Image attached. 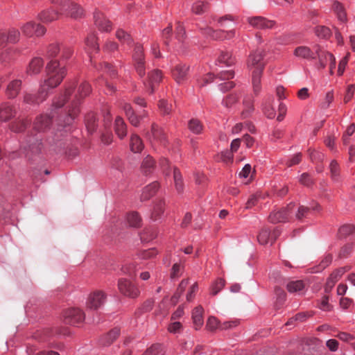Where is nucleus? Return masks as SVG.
<instances>
[{
	"label": "nucleus",
	"instance_id": "nucleus-1",
	"mask_svg": "<svg viewBox=\"0 0 355 355\" xmlns=\"http://www.w3.org/2000/svg\"><path fill=\"white\" fill-rule=\"evenodd\" d=\"M47 78L40 85L36 94L25 93L24 102L30 105H37L44 101L49 96V89H53L60 84L66 75L64 67H60L58 60H51L46 67Z\"/></svg>",
	"mask_w": 355,
	"mask_h": 355
},
{
	"label": "nucleus",
	"instance_id": "nucleus-2",
	"mask_svg": "<svg viewBox=\"0 0 355 355\" xmlns=\"http://www.w3.org/2000/svg\"><path fill=\"white\" fill-rule=\"evenodd\" d=\"M75 83H71L65 89L63 94H60L65 98L64 104L69 101L67 106V121L66 123L71 124L73 119L80 112V105L81 101L89 94L91 87L87 82H83L78 87L76 93H74Z\"/></svg>",
	"mask_w": 355,
	"mask_h": 355
},
{
	"label": "nucleus",
	"instance_id": "nucleus-3",
	"mask_svg": "<svg viewBox=\"0 0 355 355\" xmlns=\"http://www.w3.org/2000/svg\"><path fill=\"white\" fill-rule=\"evenodd\" d=\"M65 98L62 96L55 97L52 103L50 114L49 115L41 114L35 119L33 123L34 131L37 133L44 132L49 128L52 119L58 116V123H63V125H69L70 124L66 123L67 121V112H64L63 114L61 110L64 105Z\"/></svg>",
	"mask_w": 355,
	"mask_h": 355
},
{
	"label": "nucleus",
	"instance_id": "nucleus-4",
	"mask_svg": "<svg viewBox=\"0 0 355 355\" xmlns=\"http://www.w3.org/2000/svg\"><path fill=\"white\" fill-rule=\"evenodd\" d=\"M265 55V50L258 49L250 53L246 62L247 67L251 71L252 84L255 95H258L261 89V78L266 65L263 62Z\"/></svg>",
	"mask_w": 355,
	"mask_h": 355
},
{
	"label": "nucleus",
	"instance_id": "nucleus-5",
	"mask_svg": "<svg viewBox=\"0 0 355 355\" xmlns=\"http://www.w3.org/2000/svg\"><path fill=\"white\" fill-rule=\"evenodd\" d=\"M20 36L18 30L12 28L8 33L0 31V62L7 63L13 59L17 50L14 48L9 47L7 45V41L10 42H17Z\"/></svg>",
	"mask_w": 355,
	"mask_h": 355
},
{
	"label": "nucleus",
	"instance_id": "nucleus-6",
	"mask_svg": "<svg viewBox=\"0 0 355 355\" xmlns=\"http://www.w3.org/2000/svg\"><path fill=\"white\" fill-rule=\"evenodd\" d=\"M40 141V136L37 135L27 136L18 153L19 156H24L29 161L34 160L42 151V144Z\"/></svg>",
	"mask_w": 355,
	"mask_h": 355
},
{
	"label": "nucleus",
	"instance_id": "nucleus-7",
	"mask_svg": "<svg viewBox=\"0 0 355 355\" xmlns=\"http://www.w3.org/2000/svg\"><path fill=\"white\" fill-rule=\"evenodd\" d=\"M54 4L61 12H67L73 18L81 17L84 14L83 9L77 3L69 0H52Z\"/></svg>",
	"mask_w": 355,
	"mask_h": 355
},
{
	"label": "nucleus",
	"instance_id": "nucleus-8",
	"mask_svg": "<svg viewBox=\"0 0 355 355\" xmlns=\"http://www.w3.org/2000/svg\"><path fill=\"white\" fill-rule=\"evenodd\" d=\"M295 211V204L290 203L286 207L272 212L269 216V220L272 223L286 222Z\"/></svg>",
	"mask_w": 355,
	"mask_h": 355
},
{
	"label": "nucleus",
	"instance_id": "nucleus-9",
	"mask_svg": "<svg viewBox=\"0 0 355 355\" xmlns=\"http://www.w3.org/2000/svg\"><path fill=\"white\" fill-rule=\"evenodd\" d=\"M107 299L106 293L103 291H95L91 293L87 300V307L97 310L104 305Z\"/></svg>",
	"mask_w": 355,
	"mask_h": 355
},
{
	"label": "nucleus",
	"instance_id": "nucleus-10",
	"mask_svg": "<svg viewBox=\"0 0 355 355\" xmlns=\"http://www.w3.org/2000/svg\"><path fill=\"white\" fill-rule=\"evenodd\" d=\"M279 235L280 231L278 229L272 230L269 227H263L257 235V240L261 245H266L269 243L272 244Z\"/></svg>",
	"mask_w": 355,
	"mask_h": 355
},
{
	"label": "nucleus",
	"instance_id": "nucleus-11",
	"mask_svg": "<svg viewBox=\"0 0 355 355\" xmlns=\"http://www.w3.org/2000/svg\"><path fill=\"white\" fill-rule=\"evenodd\" d=\"M64 321L66 324L76 325L82 322L85 319V314L82 310L77 308L67 309L63 313Z\"/></svg>",
	"mask_w": 355,
	"mask_h": 355
},
{
	"label": "nucleus",
	"instance_id": "nucleus-12",
	"mask_svg": "<svg viewBox=\"0 0 355 355\" xmlns=\"http://www.w3.org/2000/svg\"><path fill=\"white\" fill-rule=\"evenodd\" d=\"M120 292L129 297L135 298L139 294V289L130 281L126 279H120L118 282Z\"/></svg>",
	"mask_w": 355,
	"mask_h": 355
},
{
	"label": "nucleus",
	"instance_id": "nucleus-13",
	"mask_svg": "<svg viewBox=\"0 0 355 355\" xmlns=\"http://www.w3.org/2000/svg\"><path fill=\"white\" fill-rule=\"evenodd\" d=\"M21 30L24 35L27 37L37 36L40 37L46 33V28L44 26L36 24L33 21H29L23 25Z\"/></svg>",
	"mask_w": 355,
	"mask_h": 355
},
{
	"label": "nucleus",
	"instance_id": "nucleus-14",
	"mask_svg": "<svg viewBox=\"0 0 355 355\" xmlns=\"http://www.w3.org/2000/svg\"><path fill=\"white\" fill-rule=\"evenodd\" d=\"M133 60L135 62V69L137 73L141 76L145 74L144 58L143 47L140 44H137L135 47Z\"/></svg>",
	"mask_w": 355,
	"mask_h": 355
},
{
	"label": "nucleus",
	"instance_id": "nucleus-15",
	"mask_svg": "<svg viewBox=\"0 0 355 355\" xmlns=\"http://www.w3.org/2000/svg\"><path fill=\"white\" fill-rule=\"evenodd\" d=\"M149 139L151 143H158L163 146H166L168 144L166 133L155 124L152 125Z\"/></svg>",
	"mask_w": 355,
	"mask_h": 355
},
{
	"label": "nucleus",
	"instance_id": "nucleus-16",
	"mask_svg": "<svg viewBox=\"0 0 355 355\" xmlns=\"http://www.w3.org/2000/svg\"><path fill=\"white\" fill-rule=\"evenodd\" d=\"M189 66L179 63L171 69V75L177 83L181 84L186 79L189 71Z\"/></svg>",
	"mask_w": 355,
	"mask_h": 355
},
{
	"label": "nucleus",
	"instance_id": "nucleus-17",
	"mask_svg": "<svg viewBox=\"0 0 355 355\" xmlns=\"http://www.w3.org/2000/svg\"><path fill=\"white\" fill-rule=\"evenodd\" d=\"M248 22L254 28L259 29L272 28L275 22L263 17H252L248 18Z\"/></svg>",
	"mask_w": 355,
	"mask_h": 355
},
{
	"label": "nucleus",
	"instance_id": "nucleus-18",
	"mask_svg": "<svg viewBox=\"0 0 355 355\" xmlns=\"http://www.w3.org/2000/svg\"><path fill=\"white\" fill-rule=\"evenodd\" d=\"M349 268L347 267L340 268L334 270L329 277L327 280L326 285L324 287V291L326 293H329L336 283L341 278V277L346 272Z\"/></svg>",
	"mask_w": 355,
	"mask_h": 355
},
{
	"label": "nucleus",
	"instance_id": "nucleus-19",
	"mask_svg": "<svg viewBox=\"0 0 355 355\" xmlns=\"http://www.w3.org/2000/svg\"><path fill=\"white\" fill-rule=\"evenodd\" d=\"M54 6V8H50L42 10L39 15V19L43 23H51L58 19L60 10Z\"/></svg>",
	"mask_w": 355,
	"mask_h": 355
},
{
	"label": "nucleus",
	"instance_id": "nucleus-20",
	"mask_svg": "<svg viewBox=\"0 0 355 355\" xmlns=\"http://www.w3.org/2000/svg\"><path fill=\"white\" fill-rule=\"evenodd\" d=\"M44 67V61L40 57L33 58L29 62L26 73L28 76H35L40 73Z\"/></svg>",
	"mask_w": 355,
	"mask_h": 355
},
{
	"label": "nucleus",
	"instance_id": "nucleus-21",
	"mask_svg": "<svg viewBox=\"0 0 355 355\" xmlns=\"http://www.w3.org/2000/svg\"><path fill=\"white\" fill-rule=\"evenodd\" d=\"M95 25L101 31H110L112 29L111 22L107 19L103 13L96 11L94 14Z\"/></svg>",
	"mask_w": 355,
	"mask_h": 355
},
{
	"label": "nucleus",
	"instance_id": "nucleus-22",
	"mask_svg": "<svg viewBox=\"0 0 355 355\" xmlns=\"http://www.w3.org/2000/svg\"><path fill=\"white\" fill-rule=\"evenodd\" d=\"M15 107L9 103H3L0 105V122H6L15 116Z\"/></svg>",
	"mask_w": 355,
	"mask_h": 355
},
{
	"label": "nucleus",
	"instance_id": "nucleus-23",
	"mask_svg": "<svg viewBox=\"0 0 355 355\" xmlns=\"http://www.w3.org/2000/svg\"><path fill=\"white\" fill-rule=\"evenodd\" d=\"M120 329L114 328L110 331L103 335L99 339V343L103 346L110 345L119 336Z\"/></svg>",
	"mask_w": 355,
	"mask_h": 355
},
{
	"label": "nucleus",
	"instance_id": "nucleus-24",
	"mask_svg": "<svg viewBox=\"0 0 355 355\" xmlns=\"http://www.w3.org/2000/svg\"><path fill=\"white\" fill-rule=\"evenodd\" d=\"M315 51L318 58L320 68H324L329 60H333V55L327 51H323L320 46H316Z\"/></svg>",
	"mask_w": 355,
	"mask_h": 355
},
{
	"label": "nucleus",
	"instance_id": "nucleus-25",
	"mask_svg": "<svg viewBox=\"0 0 355 355\" xmlns=\"http://www.w3.org/2000/svg\"><path fill=\"white\" fill-rule=\"evenodd\" d=\"M21 87V80H13L7 86L6 94L9 98H15L19 93Z\"/></svg>",
	"mask_w": 355,
	"mask_h": 355
},
{
	"label": "nucleus",
	"instance_id": "nucleus-26",
	"mask_svg": "<svg viewBox=\"0 0 355 355\" xmlns=\"http://www.w3.org/2000/svg\"><path fill=\"white\" fill-rule=\"evenodd\" d=\"M159 188V183L157 182H154L146 187H145L141 194V200H147L153 196L155 194L157 189Z\"/></svg>",
	"mask_w": 355,
	"mask_h": 355
},
{
	"label": "nucleus",
	"instance_id": "nucleus-27",
	"mask_svg": "<svg viewBox=\"0 0 355 355\" xmlns=\"http://www.w3.org/2000/svg\"><path fill=\"white\" fill-rule=\"evenodd\" d=\"M114 131L116 135L121 139H123L127 135V126L123 119L117 116L114 121Z\"/></svg>",
	"mask_w": 355,
	"mask_h": 355
},
{
	"label": "nucleus",
	"instance_id": "nucleus-28",
	"mask_svg": "<svg viewBox=\"0 0 355 355\" xmlns=\"http://www.w3.org/2000/svg\"><path fill=\"white\" fill-rule=\"evenodd\" d=\"M294 55L296 57L304 58V59H315V56L314 53L309 48L305 46H300L297 47L294 51Z\"/></svg>",
	"mask_w": 355,
	"mask_h": 355
},
{
	"label": "nucleus",
	"instance_id": "nucleus-29",
	"mask_svg": "<svg viewBox=\"0 0 355 355\" xmlns=\"http://www.w3.org/2000/svg\"><path fill=\"white\" fill-rule=\"evenodd\" d=\"M203 308L201 306L196 307L192 313V318L196 329H199L203 324Z\"/></svg>",
	"mask_w": 355,
	"mask_h": 355
},
{
	"label": "nucleus",
	"instance_id": "nucleus-30",
	"mask_svg": "<svg viewBox=\"0 0 355 355\" xmlns=\"http://www.w3.org/2000/svg\"><path fill=\"white\" fill-rule=\"evenodd\" d=\"M155 167V162L153 158L147 155L142 161L141 168V171L145 175L151 173Z\"/></svg>",
	"mask_w": 355,
	"mask_h": 355
},
{
	"label": "nucleus",
	"instance_id": "nucleus-31",
	"mask_svg": "<svg viewBox=\"0 0 355 355\" xmlns=\"http://www.w3.org/2000/svg\"><path fill=\"white\" fill-rule=\"evenodd\" d=\"M202 33L204 35H206L210 37L212 40H224V33L223 30H214L211 27H207L205 28H200Z\"/></svg>",
	"mask_w": 355,
	"mask_h": 355
},
{
	"label": "nucleus",
	"instance_id": "nucleus-32",
	"mask_svg": "<svg viewBox=\"0 0 355 355\" xmlns=\"http://www.w3.org/2000/svg\"><path fill=\"white\" fill-rule=\"evenodd\" d=\"M162 78V75L160 70L155 69L148 73V84L150 87V93L154 92L155 84L159 83Z\"/></svg>",
	"mask_w": 355,
	"mask_h": 355
},
{
	"label": "nucleus",
	"instance_id": "nucleus-33",
	"mask_svg": "<svg viewBox=\"0 0 355 355\" xmlns=\"http://www.w3.org/2000/svg\"><path fill=\"white\" fill-rule=\"evenodd\" d=\"M130 146L133 153H140L144 148V144L137 135L132 134L130 137Z\"/></svg>",
	"mask_w": 355,
	"mask_h": 355
},
{
	"label": "nucleus",
	"instance_id": "nucleus-34",
	"mask_svg": "<svg viewBox=\"0 0 355 355\" xmlns=\"http://www.w3.org/2000/svg\"><path fill=\"white\" fill-rule=\"evenodd\" d=\"M330 175L333 181L338 182L340 180V168L336 160H332L330 162L329 166Z\"/></svg>",
	"mask_w": 355,
	"mask_h": 355
},
{
	"label": "nucleus",
	"instance_id": "nucleus-35",
	"mask_svg": "<svg viewBox=\"0 0 355 355\" xmlns=\"http://www.w3.org/2000/svg\"><path fill=\"white\" fill-rule=\"evenodd\" d=\"M243 107L241 116L243 119H245L250 116L254 111L253 101L251 97L248 96L244 98Z\"/></svg>",
	"mask_w": 355,
	"mask_h": 355
},
{
	"label": "nucleus",
	"instance_id": "nucleus-36",
	"mask_svg": "<svg viewBox=\"0 0 355 355\" xmlns=\"http://www.w3.org/2000/svg\"><path fill=\"white\" fill-rule=\"evenodd\" d=\"M165 202L164 200H159L155 202L153 209L151 214V218L154 220L159 219L164 213Z\"/></svg>",
	"mask_w": 355,
	"mask_h": 355
},
{
	"label": "nucleus",
	"instance_id": "nucleus-37",
	"mask_svg": "<svg viewBox=\"0 0 355 355\" xmlns=\"http://www.w3.org/2000/svg\"><path fill=\"white\" fill-rule=\"evenodd\" d=\"M116 37L123 44L130 45L132 42V38L130 35L123 29L116 31Z\"/></svg>",
	"mask_w": 355,
	"mask_h": 355
},
{
	"label": "nucleus",
	"instance_id": "nucleus-38",
	"mask_svg": "<svg viewBox=\"0 0 355 355\" xmlns=\"http://www.w3.org/2000/svg\"><path fill=\"white\" fill-rule=\"evenodd\" d=\"M85 44L89 53L98 49V44L96 42V37L94 34H91L86 38Z\"/></svg>",
	"mask_w": 355,
	"mask_h": 355
},
{
	"label": "nucleus",
	"instance_id": "nucleus-39",
	"mask_svg": "<svg viewBox=\"0 0 355 355\" xmlns=\"http://www.w3.org/2000/svg\"><path fill=\"white\" fill-rule=\"evenodd\" d=\"M28 124V121L27 120L19 119L13 121L10 125V128L12 132H19L25 130Z\"/></svg>",
	"mask_w": 355,
	"mask_h": 355
},
{
	"label": "nucleus",
	"instance_id": "nucleus-40",
	"mask_svg": "<svg viewBox=\"0 0 355 355\" xmlns=\"http://www.w3.org/2000/svg\"><path fill=\"white\" fill-rule=\"evenodd\" d=\"M127 220L129 225L134 227H139L141 224V218L139 214L135 211L128 214Z\"/></svg>",
	"mask_w": 355,
	"mask_h": 355
},
{
	"label": "nucleus",
	"instance_id": "nucleus-41",
	"mask_svg": "<svg viewBox=\"0 0 355 355\" xmlns=\"http://www.w3.org/2000/svg\"><path fill=\"white\" fill-rule=\"evenodd\" d=\"M217 62L226 66H231L234 63V59L232 57L230 53L221 51Z\"/></svg>",
	"mask_w": 355,
	"mask_h": 355
},
{
	"label": "nucleus",
	"instance_id": "nucleus-42",
	"mask_svg": "<svg viewBox=\"0 0 355 355\" xmlns=\"http://www.w3.org/2000/svg\"><path fill=\"white\" fill-rule=\"evenodd\" d=\"M189 129L194 134H200L202 131V125L198 119H192L188 124Z\"/></svg>",
	"mask_w": 355,
	"mask_h": 355
},
{
	"label": "nucleus",
	"instance_id": "nucleus-43",
	"mask_svg": "<svg viewBox=\"0 0 355 355\" xmlns=\"http://www.w3.org/2000/svg\"><path fill=\"white\" fill-rule=\"evenodd\" d=\"M173 178L177 191L179 193L182 192L183 190L182 175L180 171L177 168H174L173 169Z\"/></svg>",
	"mask_w": 355,
	"mask_h": 355
},
{
	"label": "nucleus",
	"instance_id": "nucleus-44",
	"mask_svg": "<svg viewBox=\"0 0 355 355\" xmlns=\"http://www.w3.org/2000/svg\"><path fill=\"white\" fill-rule=\"evenodd\" d=\"M355 230V226L353 225L346 224L341 226L338 230V236L340 238H345L352 234Z\"/></svg>",
	"mask_w": 355,
	"mask_h": 355
},
{
	"label": "nucleus",
	"instance_id": "nucleus-45",
	"mask_svg": "<svg viewBox=\"0 0 355 355\" xmlns=\"http://www.w3.org/2000/svg\"><path fill=\"white\" fill-rule=\"evenodd\" d=\"M304 287V282L300 280L291 282L287 284V289L291 293L300 292L302 291Z\"/></svg>",
	"mask_w": 355,
	"mask_h": 355
},
{
	"label": "nucleus",
	"instance_id": "nucleus-46",
	"mask_svg": "<svg viewBox=\"0 0 355 355\" xmlns=\"http://www.w3.org/2000/svg\"><path fill=\"white\" fill-rule=\"evenodd\" d=\"M225 284V281L223 279H217L211 287V294L212 295H217L223 288Z\"/></svg>",
	"mask_w": 355,
	"mask_h": 355
},
{
	"label": "nucleus",
	"instance_id": "nucleus-47",
	"mask_svg": "<svg viewBox=\"0 0 355 355\" xmlns=\"http://www.w3.org/2000/svg\"><path fill=\"white\" fill-rule=\"evenodd\" d=\"M315 33L318 37L324 39L329 38L331 35L330 29L324 26H318L315 27Z\"/></svg>",
	"mask_w": 355,
	"mask_h": 355
},
{
	"label": "nucleus",
	"instance_id": "nucleus-48",
	"mask_svg": "<svg viewBox=\"0 0 355 355\" xmlns=\"http://www.w3.org/2000/svg\"><path fill=\"white\" fill-rule=\"evenodd\" d=\"M73 49L71 46L62 44L60 49V57L62 60L69 59L73 54Z\"/></svg>",
	"mask_w": 355,
	"mask_h": 355
},
{
	"label": "nucleus",
	"instance_id": "nucleus-49",
	"mask_svg": "<svg viewBox=\"0 0 355 355\" xmlns=\"http://www.w3.org/2000/svg\"><path fill=\"white\" fill-rule=\"evenodd\" d=\"M333 8L336 12L338 17L340 21L346 20V13L344 10L343 6L339 2L336 1L333 5Z\"/></svg>",
	"mask_w": 355,
	"mask_h": 355
},
{
	"label": "nucleus",
	"instance_id": "nucleus-50",
	"mask_svg": "<svg viewBox=\"0 0 355 355\" xmlns=\"http://www.w3.org/2000/svg\"><path fill=\"white\" fill-rule=\"evenodd\" d=\"M207 3L204 1H197L192 6V11L196 15H201L205 12Z\"/></svg>",
	"mask_w": 355,
	"mask_h": 355
},
{
	"label": "nucleus",
	"instance_id": "nucleus-51",
	"mask_svg": "<svg viewBox=\"0 0 355 355\" xmlns=\"http://www.w3.org/2000/svg\"><path fill=\"white\" fill-rule=\"evenodd\" d=\"M60 46L58 44H50L46 50V56L49 58L56 56L60 53Z\"/></svg>",
	"mask_w": 355,
	"mask_h": 355
},
{
	"label": "nucleus",
	"instance_id": "nucleus-52",
	"mask_svg": "<svg viewBox=\"0 0 355 355\" xmlns=\"http://www.w3.org/2000/svg\"><path fill=\"white\" fill-rule=\"evenodd\" d=\"M310 211V208L305 207L304 205L299 206L297 207H295V217L296 218L301 220L304 217H306Z\"/></svg>",
	"mask_w": 355,
	"mask_h": 355
},
{
	"label": "nucleus",
	"instance_id": "nucleus-53",
	"mask_svg": "<svg viewBox=\"0 0 355 355\" xmlns=\"http://www.w3.org/2000/svg\"><path fill=\"white\" fill-rule=\"evenodd\" d=\"M157 250L154 248H150L139 252L138 256L141 259H148L153 258L157 254Z\"/></svg>",
	"mask_w": 355,
	"mask_h": 355
},
{
	"label": "nucleus",
	"instance_id": "nucleus-54",
	"mask_svg": "<svg viewBox=\"0 0 355 355\" xmlns=\"http://www.w3.org/2000/svg\"><path fill=\"white\" fill-rule=\"evenodd\" d=\"M162 352V347L159 344H155L149 347L144 355H159Z\"/></svg>",
	"mask_w": 355,
	"mask_h": 355
},
{
	"label": "nucleus",
	"instance_id": "nucleus-55",
	"mask_svg": "<svg viewBox=\"0 0 355 355\" xmlns=\"http://www.w3.org/2000/svg\"><path fill=\"white\" fill-rule=\"evenodd\" d=\"M219 323L215 317H209L207 320L206 327L210 331H214L219 328Z\"/></svg>",
	"mask_w": 355,
	"mask_h": 355
},
{
	"label": "nucleus",
	"instance_id": "nucleus-56",
	"mask_svg": "<svg viewBox=\"0 0 355 355\" xmlns=\"http://www.w3.org/2000/svg\"><path fill=\"white\" fill-rule=\"evenodd\" d=\"M355 125L354 123L350 124L347 128L345 134L343 135V142L345 144H347L349 142V137L354 132Z\"/></svg>",
	"mask_w": 355,
	"mask_h": 355
},
{
	"label": "nucleus",
	"instance_id": "nucleus-57",
	"mask_svg": "<svg viewBox=\"0 0 355 355\" xmlns=\"http://www.w3.org/2000/svg\"><path fill=\"white\" fill-rule=\"evenodd\" d=\"M355 91V85H349L347 87L346 94L344 96V103H347L353 97Z\"/></svg>",
	"mask_w": 355,
	"mask_h": 355
},
{
	"label": "nucleus",
	"instance_id": "nucleus-58",
	"mask_svg": "<svg viewBox=\"0 0 355 355\" xmlns=\"http://www.w3.org/2000/svg\"><path fill=\"white\" fill-rule=\"evenodd\" d=\"M300 182L304 186L309 187L313 182L309 173H304L300 178Z\"/></svg>",
	"mask_w": 355,
	"mask_h": 355
},
{
	"label": "nucleus",
	"instance_id": "nucleus-59",
	"mask_svg": "<svg viewBox=\"0 0 355 355\" xmlns=\"http://www.w3.org/2000/svg\"><path fill=\"white\" fill-rule=\"evenodd\" d=\"M333 101H334L333 92H327L324 101L322 103V105H321L322 108L327 109V107H329Z\"/></svg>",
	"mask_w": 355,
	"mask_h": 355
},
{
	"label": "nucleus",
	"instance_id": "nucleus-60",
	"mask_svg": "<svg viewBox=\"0 0 355 355\" xmlns=\"http://www.w3.org/2000/svg\"><path fill=\"white\" fill-rule=\"evenodd\" d=\"M320 309L325 311H329L331 309V305L329 303V296L324 295L321 300L320 304L319 306Z\"/></svg>",
	"mask_w": 355,
	"mask_h": 355
},
{
	"label": "nucleus",
	"instance_id": "nucleus-61",
	"mask_svg": "<svg viewBox=\"0 0 355 355\" xmlns=\"http://www.w3.org/2000/svg\"><path fill=\"white\" fill-rule=\"evenodd\" d=\"M159 107L163 114H169L171 110V105H169L166 101L161 100L159 103Z\"/></svg>",
	"mask_w": 355,
	"mask_h": 355
},
{
	"label": "nucleus",
	"instance_id": "nucleus-62",
	"mask_svg": "<svg viewBox=\"0 0 355 355\" xmlns=\"http://www.w3.org/2000/svg\"><path fill=\"white\" fill-rule=\"evenodd\" d=\"M352 249L353 247L352 244L344 245L340 250L339 257L341 258L346 257L352 252Z\"/></svg>",
	"mask_w": 355,
	"mask_h": 355
},
{
	"label": "nucleus",
	"instance_id": "nucleus-63",
	"mask_svg": "<svg viewBox=\"0 0 355 355\" xmlns=\"http://www.w3.org/2000/svg\"><path fill=\"white\" fill-rule=\"evenodd\" d=\"M234 76V72L232 70L223 71L218 74V77L221 80H230Z\"/></svg>",
	"mask_w": 355,
	"mask_h": 355
},
{
	"label": "nucleus",
	"instance_id": "nucleus-64",
	"mask_svg": "<svg viewBox=\"0 0 355 355\" xmlns=\"http://www.w3.org/2000/svg\"><path fill=\"white\" fill-rule=\"evenodd\" d=\"M333 257L331 254H326L320 263L321 269H324L327 267L332 261Z\"/></svg>",
	"mask_w": 355,
	"mask_h": 355
}]
</instances>
